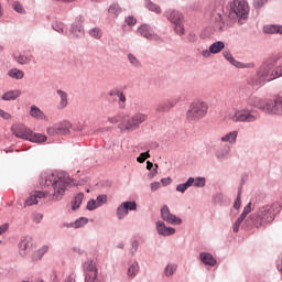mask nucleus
Here are the masks:
<instances>
[{"instance_id": "nucleus-1", "label": "nucleus", "mask_w": 282, "mask_h": 282, "mask_svg": "<svg viewBox=\"0 0 282 282\" xmlns=\"http://www.w3.org/2000/svg\"><path fill=\"white\" fill-rule=\"evenodd\" d=\"M74 182L66 172H42L40 175V185L41 186H52L53 196L52 202H61L65 196V191L67 186Z\"/></svg>"}, {"instance_id": "nucleus-2", "label": "nucleus", "mask_w": 282, "mask_h": 282, "mask_svg": "<svg viewBox=\"0 0 282 282\" xmlns=\"http://www.w3.org/2000/svg\"><path fill=\"white\" fill-rule=\"evenodd\" d=\"M282 206L281 203L275 202L269 205L260 206L257 212L252 213L249 216V219L254 228H265L269 224H272L276 219V215L281 213Z\"/></svg>"}, {"instance_id": "nucleus-3", "label": "nucleus", "mask_w": 282, "mask_h": 282, "mask_svg": "<svg viewBox=\"0 0 282 282\" xmlns=\"http://www.w3.org/2000/svg\"><path fill=\"white\" fill-rule=\"evenodd\" d=\"M228 17L230 21H237L238 25H243L250 17V7L246 0H234L230 2Z\"/></svg>"}, {"instance_id": "nucleus-4", "label": "nucleus", "mask_w": 282, "mask_h": 282, "mask_svg": "<svg viewBox=\"0 0 282 282\" xmlns=\"http://www.w3.org/2000/svg\"><path fill=\"white\" fill-rule=\"evenodd\" d=\"M147 118L148 117L144 113H137L131 118L123 117L120 120L119 129H121V131H135L137 129H140L142 122H147Z\"/></svg>"}, {"instance_id": "nucleus-5", "label": "nucleus", "mask_w": 282, "mask_h": 282, "mask_svg": "<svg viewBox=\"0 0 282 282\" xmlns=\"http://www.w3.org/2000/svg\"><path fill=\"white\" fill-rule=\"evenodd\" d=\"M208 113V104L204 101L193 102L187 110V120L193 122L195 120H202Z\"/></svg>"}, {"instance_id": "nucleus-6", "label": "nucleus", "mask_w": 282, "mask_h": 282, "mask_svg": "<svg viewBox=\"0 0 282 282\" xmlns=\"http://www.w3.org/2000/svg\"><path fill=\"white\" fill-rule=\"evenodd\" d=\"M229 120L234 122H257V116L252 115V109L241 108L229 115Z\"/></svg>"}, {"instance_id": "nucleus-7", "label": "nucleus", "mask_w": 282, "mask_h": 282, "mask_svg": "<svg viewBox=\"0 0 282 282\" xmlns=\"http://www.w3.org/2000/svg\"><path fill=\"white\" fill-rule=\"evenodd\" d=\"M85 282H96L98 279V269L96 268V262L94 260H87L83 264Z\"/></svg>"}, {"instance_id": "nucleus-8", "label": "nucleus", "mask_w": 282, "mask_h": 282, "mask_svg": "<svg viewBox=\"0 0 282 282\" xmlns=\"http://www.w3.org/2000/svg\"><path fill=\"white\" fill-rule=\"evenodd\" d=\"M85 36V26H83V21L77 20L70 24L68 39L73 41H80Z\"/></svg>"}, {"instance_id": "nucleus-9", "label": "nucleus", "mask_w": 282, "mask_h": 282, "mask_svg": "<svg viewBox=\"0 0 282 282\" xmlns=\"http://www.w3.org/2000/svg\"><path fill=\"white\" fill-rule=\"evenodd\" d=\"M161 219L171 226H182V218L171 214V209L166 205L161 208Z\"/></svg>"}, {"instance_id": "nucleus-10", "label": "nucleus", "mask_w": 282, "mask_h": 282, "mask_svg": "<svg viewBox=\"0 0 282 282\" xmlns=\"http://www.w3.org/2000/svg\"><path fill=\"white\" fill-rule=\"evenodd\" d=\"M243 105H246L247 107H256V109H260L261 111H268V102L263 101V99L254 95L247 97L243 100Z\"/></svg>"}, {"instance_id": "nucleus-11", "label": "nucleus", "mask_w": 282, "mask_h": 282, "mask_svg": "<svg viewBox=\"0 0 282 282\" xmlns=\"http://www.w3.org/2000/svg\"><path fill=\"white\" fill-rule=\"evenodd\" d=\"M267 113L282 116V96H278L274 100L267 101Z\"/></svg>"}, {"instance_id": "nucleus-12", "label": "nucleus", "mask_w": 282, "mask_h": 282, "mask_svg": "<svg viewBox=\"0 0 282 282\" xmlns=\"http://www.w3.org/2000/svg\"><path fill=\"white\" fill-rule=\"evenodd\" d=\"M155 226H156V232L161 237H171L175 235V228L166 227V224H164V221L162 220L156 221Z\"/></svg>"}, {"instance_id": "nucleus-13", "label": "nucleus", "mask_w": 282, "mask_h": 282, "mask_svg": "<svg viewBox=\"0 0 282 282\" xmlns=\"http://www.w3.org/2000/svg\"><path fill=\"white\" fill-rule=\"evenodd\" d=\"M32 248V236H24L19 242V254L28 257V250Z\"/></svg>"}, {"instance_id": "nucleus-14", "label": "nucleus", "mask_w": 282, "mask_h": 282, "mask_svg": "<svg viewBox=\"0 0 282 282\" xmlns=\"http://www.w3.org/2000/svg\"><path fill=\"white\" fill-rule=\"evenodd\" d=\"M107 204V195L101 194L98 195L96 199H90L87 203V210H96V208H100V206H105Z\"/></svg>"}, {"instance_id": "nucleus-15", "label": "nucleus", "mask_w": 282, "mask_h": 282, "mask_svg": "<svg viewBox=\"0 0 282 282\" xmlns=\"http://www.w3.org/2000/svg\"><path fill=\"white\" fill-rule=\"evenodd\" d=\"M109 96L113 98L116 96L118 98V106L119 109H124L127 107V96H124V93L120 90V88H113L109 91Z\"/></svg>"}, {"instance_id": "nucleus-16", "label": "nucleus", "mask_w": 282, "mask_h": 282, "mask_svg": "<svg viewBox=\"0 0 282 282\" xmlns=\"http://www.w3.org/2000/svg\"><path fill=\"white\" fill-rule=\"evenodd\" d=\"M164 17L173 24L180 23L182 22V19H184V15L175 9H167L164 12Z\"/></svg>"}, {"instance_id": "nucleus-17", "label": "nucleus", "mask_w": 282, "mask_h": 282, "mask_svg": "<svg viewBox=\"0 0 282 282\" xmlns=\"http://www.w3.org/2000/svg\"><path fill=\"white\" fill-rule=\"evenodd\" d=\"M199 259L204 265H209V268H215V265H217V259L210 252H200Z\"/></svg>"}, {"instance_id": "nucleus-18", "label": "nucleus", "mask_w": 282, "mask_h": 282, "mask_svg": "<svg viewBox=\"0 0 282 282\" xmlns=\"http://www.w3.org/2000/svg\"><path fill=\"white\" fill-rule=\"evenodd\" d=\"M13 135L15 138H20L21 140H29L30 138V129H28L25 126H17L12 129Z\"/></svg>"}, {"instance_id": "nucleus-19", "label": "nucleus", "mask_w": 282, "mask_h": 282, "mask_svg": "<svg viewBox=\"0 0 282 282\" xmlns=\"http://www.w3.org/2000/svg\"><path fill=\"white\" fill-rule=\"evenodd\" d=\"M138 32H139L140 36H142L143 39H147V41H150L151 36H153V33L155 31L149 24H141L138 28Z\"/></svg>"}, {"instance_id": "nucleus-20", "label": "nucleus", "mask_w": 282, "mask_h": 282, "mask_svg": "<svg viewBox=\"0 0 282 282\" xmlns=\"http://www.w3.org/2000/svg\"><path fill=\"white\" fill-rule=\"evenodd\" d=\"M17 98H21V90L19 89L8 90L1 96V100H3L4 102L17 100Z\"/></svg>"}, {"instance_id": "nucleus-21", "label": "nucleus", "mask_w": 282, "mask_h": 282, "mask_svg": "<svg viewBox=\"0 0 282 282\" xmlns=\"http://www.w3.org/2000/svg\"><path fill=\"white\" fill-rule=\"evenodd\" d=\"M57 135H69V129H72V123L69 121H63L55 124Z\"/></svg>"}, {"instance_id": "nucleus-22", "label": "nucleus", "mask_w": 282, "mask_h": 282, "mask_svg": "<svg viewBox=\"0 0 282 282\" xmlns=\"http://www.w3.org/2000/svg\"><path fill=\"white\" fill-rule=\"evenodd\" d=\"M30 116L35 120H47V116L36 106H31Z\"/></svg>"}, {"instance_id": "nucleus-23", "label": "nucleus", "mask_w": 282, "mask_h": 282, "mask_svg": "<svg viewBox=\"0 0 282 282\" xmlns=\"http://www.w3.org/2000/svg\"><path fill=\"white\" fill-rule=\"evenodd\" d=\"M144 6L149 12H153L154 14H162V8L153 1L144 0Z\"/></svg>"}, {"instance_id": "nucleus-24", "label": "nucleus", "mask_w": 282, "mask_h": 282, "mask_svg": "<svg viewBox=\"0 0 282 282\" xmlns=\"http://www.w3.org/2000/svg\"><path fill=\"white\" fill-rule=\"evenodd\" d=\"M46 141H47V135L41 134V133H34L32 130H30L29 142L41 143Z\"/></svg>"}, {"instance_id": "nucleus-25", "label": "nucleus", "mask_w": 282, "mask_h": 282, "mask_svg": "<svg viewBox=\"0 0 282 282\" xmlns=\"http://www.w3.org/2000/svg\"><path fill=\"white\" fill-rule=\"evenodd\" d=\"M239 135V132L237 130H234L224 137L220 138L223 142H228L229 144H236L237 143V137Z\"/></svg>"}, {"instance_id": "nucleus-26", "label": "nucleus", "mask_w": 282, "mask_h": 282, "mask_svg": "<svg viewBox=\"0 0 282 282\" xmlns=\"http://www.w3.org/2000/svg\"><path fill=\"white\" fill-rule=\"evenodd\" d=\"M138 272H140V264L137 261H134L128 268V271H127L128 279H135V276H138Z\"/></svg>"}, {"instance_id": "nucleus-27", "label": "nucleus", "mask_w": 282, "mask_h": 282, "mask_svg": "<svg viewBox=\"0 0 282 282\" xmlns=\"http://www.w3.org/2000/svg\"><path fill=\"white\" fill-rule=\"evenodd\" d=\"M191 180V186H194L195 188H204L206 186V177L197 176V177H188Z\"/></svg>"}, {"instance_id": "nucleus-28", "label": "nucleus", "mask_w": 282, "mask_h": 282, "mask_svg": "<svg viewBox=\"0 0 282 282\" xmlns=\"http://www.w3.org/2000/svg\"><path fill=\"white\" fill-rule=\"evenodd\" d=\"M7 75L10 78H13V80H22V78L25 76V73L19 68H11Z\"/></svg>"}, {"instance_id": "nucleus-29", "label": "nucleus", "mask_w": 282, "mask_h": 282, "mask_svg": "<svg viewBox=\"0 0 282 282\" xmlns=\"http://www.w3.org/2000/svg\"><path fill=\"white\" fill-rule=\"evenodd\" d=\"M230 154V145L226 144L221 148H219L217 151H216V158L218 160H224V158H228V155Z\"/></svg>"}, {"instance_id": "nucleus-30", "label": "nucleus", "mask_w": 282, "mask_h": 282, "mask_svg": "<svg viewBox=\"0 0 282 282\" xmlns=\"http://www.w3.org/2000/svg\"><path fill=\"white\" fill-rule=\"evenodd\" d=\"M84 198H85V194L78 193L72 200V210H78V208H80V205L83 204Z\"/></svg>"}, {"instance_id": "nucleus-31", "label": "nucleus", "mask_w": 282, "mask_h": 282, "mask_svg": "<svg viewBox=\"0 0 282 282\" xmlns=\"http://www.w3.org/2000/svg\"><path fill=\"white\" fill-rule=\"evenodd\" d=\"M175 272H177V265L175 263H167L163 270V274L167 279L173 276V274H175Z\"/></svg>"}, {"instance_id": "nucleus-32", "label": "nucleus", "mask_w": 282, "mask_h": 282, "mask_svg": "<svg viewBox=\"0 0 282 282\" xmlns=\"http://www.w3.org/2000/svg\"><path fill=\"white\" fill-rule=\"evenodd\" d=\"M224 47H226V44L223 41H217L210 44L209 52H212V54H219Z\"/></svg>"}, {"instance_id": "nucleus-33", "label": "nucleus", "mask_w": 282, "mask_h": 282, "mask_svg": "<svg viewBox=\"0 0 282 282\" xmlns=\"http://www.w3.org/2000/svg\"><path fill=\"white\" fill-rule=\"evenodd\" d=\"M52 30H54L58 34H63L64 36H67V32H65V24L63 22H58V21L52 22Z\"/></svg>"}, {"instance_id": "nucleus-34", "label": "nucleus", "mask_w": 282, "mask_h": 282, "mask_svg": "<svg viewBox=\"0 0 282 282\" xmlns=\"http://www.w3.org/2000/svg\"><path fill=\"white\" fill-rule=\"evenodd\" d=\"M56 94L61 98V100H59V109H65V107H67V105H68L67 93H65L64 90L57 89Z\"/></svg>"}, {"instance_id": "nucleus-35", "label": "nucleus", "mask_w": 282, "mask_h": 282, "mask_svg": "<svg viewBox=\"0 0 282 282\" xmlns=\"http://www.w3.org/2000/svg\"><path fill=\"white\" fill-rule=\"evenodd\" d=\"M127 58L132 67H135L137 69H140V67H142V62H140V59H138V57H135L133 53H128Z\"/></svg>"}, {"instance_id": "nucleus-36", "label": "nucleus", "mask_w": 282, "mask_h": 282, "mask_svg": "<svg viewBox=\"0 0 282 282\" xmlns=\"http://www.w3.org/2000/svg\"><path fill=\"white\" fill-rule=\"evenodd\" d=\"M108 12L111 17H120V14H122V8H120V4L118 3H112L110 4Z\"/></svg>"}, {"instance_id": "nucleus-37", "label": "nucleus", "mask_w": 282, "mask_h": 282, "mask_svg": "<svg viewBox=\"0 0 282 282\" xmlns=\"http://www.w3.org/2000/svg\"><path fill=\"white\" fill-rule=\"evenodd\" d=\"M223 56L226 61H228V63H230V65H234V67L239 66V61L235 59V57L232 56V53H230V51H224Z\"/></svg>"}, {"instance_id": "nucleus-38", "label": "nucleus", "mask_w": 282, "mask_h": 282, "mask_svg": "<svg viewBox=\"0 0 282 282\" xmlns=\"http://www.w3.org/2000/svg\"><path fill=\"white\" fill-rule=\"evenodd\" d=\"M117 219L122 220L129 215V212L122 205V203L116 209Z\"/></svg>"}, {"instance_id": "nucleus-39", "label": "nucleus", "mask_w": 282, "mask_h": 282, "mask_svg": "<svg viewBox=\"0 0 282 282\" xmlns=\"http://www.w3.org/2000/svg\"><path fill=\"white\" fill-rule=\"evenodd\" d=\"M117 219L122 220L129 215V212L122 205V203L116 209Z\"/></svg>"}, {"instance_id": "nucleus-40", "label": "nucleus", "mask_w": 282, "mask_h": 282, "mask_svg": "<svg viewBox=\"0 0 282 282\" xmlns=\"http://www.w3.org/2000/svg\"><path fill=\"white\" fill-rule=\"evenodd\" d=\"M121 204L128 213L133 212V210H138V203L135 200H126Z\"/></svg>"}, {"instance_id": "nucleus-41", "label": "nucleus", "mask_w": 282, "mask_h": 282, "mask_svg": "<svg viewBox=\"0 0 282 282\" xmlns=\"http://www.w3.org/2000/svg\"><path fill=\"white\" fill-rule=\"evenodd\" d=\"M89 36L91 39H96L97 41H100L102 39V30L100 28H93L88 31Z\"/></svg>"}, {"instance_id": "nucleus-42", "label": "nucleus", "mask_w": 282, "mask_h": 282, "mask_svg": "<svg viewBox=\"0 0 282 282\" xmlns=\"http://www.w3.org/2000/svg\"><path fill=\"white\" fill-rule=\"evenodd\" d=\"M87 224H89V218L87 217H80L73 221L74 228L76 229L84 228V226H87Z\"/></svg>"}, {"instance_id": "nucleus-43", "label": "nucleus", "mask_w": 282, "mask_h": 282, "mask_svg": "<svg viewBox=\"0 0 282 282\" xmlns=\"http://www.w3.org/2000/svg\"><path fill=\"white\" fill-rule=\"evenodd\" d=\"M191 182H193L192 180L187 178V181L185 183H181L176 186V192L177 193H186V191H188V188H191Z\"/></svg>"}, {"instance_id": "nucleus-44", "label": "nucleus", "mask_w": 282, "mask_h": 282, "mask_svg": "<svg viewBox=\"0 0 282 282\" xmlns=\"http://www.w3.org/2000/svg\"><path fill=\"white\" fill-rule=\"evenodd\" d=\"M214 30L221 32L224 30V18L221 14H218L215 19Z\"/></svg>"}, {"instance_id": "nucleus-45", "label": "nucleus", "mask_w": 282, "mask_h": 282, "mask_svg": "<svg viewBox=\"0 0 282 282\" xmlns=\"http://www.w3.org/2000/svg\"><path fill=\"white\" fill-rule=\"evenodd\" d=\"M169 109H171V105L169 104V101L160 102V104L156 106V111H158L159 113H164V112L169 111Z\"/></svg>"}, {"instance_id": "nucleus-46", "label": "nucleus", "mask_w": 282, "mask_h": 282, "mask_svg": "<svg viewBox=\"0 0 282 282\" xmlns=\"http://www.w3.org/2000/svg\"><path fill=\"white\" fill-rule=\"evenodd\" d=\"M251 212H252V203H249L245 206L241 215L238 218L243 221L246 219V217H248V215H250Z\"/></svg>"}, {"instance_id": "nucleus-47", "label": "nucleus", "mask_w": 282, "mask_h": 282, "mask_svg": "<svg viewBox=\"0 0 282 282\" xmlns=\"http://www.w3.org/2000/svg\"><path fill=\"white\" fill-rule=\"evenodd\" d=\"M264 34H276V24H267L263 26Z\"/></svg>"}, {"instance_id": "nucleus-48", "label": "nucleus", "mask_w": 282, "mask_h": 282, "mask_svg": "<svg viewBox=\"0 0 282 282\" xmlns=\"http://www.w3.org/2000/svg\"><path fill=\"white\" fill-rule=\"evenodd\" d=\"M270 0H252L254 10H261Z\"/></svg>"}, {"instance_id": "nucleus-49", "label": "nucleus", "mask_w": 282, "mask_h": 282, "mask_svg": "<svg viewBox=\"0 0 282 282\" xmlns=\"http://www.w3.org/2000/svg\"><path fill=\"white\" fill-rule=\"evenodd\" d=\"M149 158H151V154H149V152H141L140 155L137 158V162H139V164H144V162H147Z\"/></svg>"}, {"instance_id": "nucleus-50", "label": "nucleus", "mask_w": 282, "mask_h": 282, "mask_svg": "<svg viewBox=\"0 0 282 282\" xmlns=\"http://www.w3.org/2000/svg\"><path fill=\"white\" fill-rule=\"evenodd\" d=\"M174 30L176 32V34H178L180 36L184 35L185 29H184V23L178 22V23H174Z\"/></svg>"}, {"instance_id": "nucleus-51", "label": "nucleus", "mask_w": 282, "mask_h": 282, "mask_svg": "<svg viewBox=\"0 0 282 282\" xmlns=\"http://www.w3.org/2000/svg\"><path fill=\"white\" fill-rule=\"evenodd\" d=\"M36 204H39V199L36 198L35 194H33L26 198L24 206H34Z\"/></svg>"}, {"instance_id": "nucleus-52", "label": "nucleus", "mask_w": 282, "mask_h": 282, "mask_svg": "<svg viewBox=\"0 0 282 282\" xmlns=\"http://www.w3.org/2000/svg\"><path fill=\"white\" fill-rule=\"evenodd\" d=\"M234 208L236 210H239V208H241V188L238 189V195H237V198L234 203Z\"/></svg>"}, {"instance_id": "nucleus-53", "label": "nucleus", "mask_w": 282, "mask_h": 282, "mask_svg": "<svg viewBox=\"0 0 282 282\" xmlns=\"http://www.w3.org/2000/svg\"><path fill=\"white\" fill-rule=\"evenodd\" d=\"M254 68V63H238L237 69H252Z\"/></svg>"}, {"instance_id": "nucleus-54", "label": "nucleus", "mask_w": 282, "mask_h": 282, "mask_svg": "<svg viewBox=\"0 0 282 282\" xmlns=\"http://www.w3.org/2000/svg\"><path fill=\"white\" fill-rule=\"evenodd\" d=\"M13 10L19 14H25V9H23V6L19 2L13 3Z\"/></svg>"}, {"instance_id": "nucleus-55", "label": "nucleus", "mask_w": 282, "mask_h": 282, "mask_svg": "<svg viewBox=\"0 0 282 282\" xmlns=\"http://www.w3.org/2000/svg\"><path fill=\"white\" fill-rule=\"evenodd\" d=\"M241 224H243V220H241V218H237V220L232 225V232H239V228H241Z\"/></svg>"}, {"instance_id": "nucleus-56", "label": "nucleus", "mask_w": 282, "mask_h": 282, "mask_svg": "<svg viewBox=\"0 0 282 282\" xmlns=\"http://www.w3.org/2000/svg\"><path fill=\"white\" fill-rule=\"evenodd\" d=\"M127 25H135L138 23V20L133 15H129L124 19Z\"/></svg>"}, {"instance_id": "nucleus-57", "label": "nucleus", "mask_w": 282, "mask_h": 282, "mask_svg": "<svg viewBox=\"0 0 282 282\" xmlns=\"http://www.w3.org/2000/svg\"><path fill=\"white\" fill-rule=\"evenodd\" d=\"M139 246H140V242H138V240L132 241L131 249H130L131 254H135V252H138Z\"/></svg>"}, {"instance_id": "nucleus-58", "label": "nucleus", "mask_w": 282, "mask_h": 282, "mask_svg": "<svg viewBox=\"0 0 282 282\" xmlns=\"http://www.w3.org/2000/svg\"><path fill=\"white\" fill-rule=\"evenodd\" d=\"M188 43H197V34L195 32H189L187 35Z\"/></svg>"}, {"instance_id": "nucleus-59", "label": "nucleus", "mask_w": 282, "mask_h": 282, "mask_svg": "<svg viewBox=\"0 0 282 282\" xmlns=\"http://www.w3.org/2000/svg\"><path fill=\"white\" fill-rule=\"evenodd\" d=\"M17 62L20 64V65H28V56L25 55H19L17 57Z\"/></svg>"}, {"instance_id": "nucleus-60", "label": "nucleus", "mask_w": 282, "mask_h": 282, "mask_svg": "<svg viewBox=\"0 0 282 282\" xmlns=\"http://www.w3.org/2000/svg\"><path fill=\"white\" fill-rule=\"evenodd\" d=\"M150 41H154V43H158V44L163 43V40L160 37V35L156 34L155 31H154V33H152Z\"/></svg>"}, {"instance_id": "nucleus-61", "label": "nucleus", "mask_w": 282, "mask_h": 282, "mask_svg": "<svg viewBox=\"0 0 282 282\" xmlns=\"http://www.w3.org/2000/svg\"><path fill=\"white\" fill-rule=\"evenodd\" d=\"M33 221H34V224H41V221H43V214H41V213L34 214Z\"/></svg>"}, {"instance_id": "nucleus-62", "label": "nucleus", "mask_w": 282, "mask_h": 282, "mask_svg": "<svg viewBox=\"0 0 282 282\" xmlns=\"http://www.w3.org/2000/svg\"><path fill=\"white\" fill-rule=\"evenodd\" d=\"M156 175H158V164H154V167H152V170L148 174V177H150V180H153V177Z\"/></svg>"}, {"instance_id": "nucleus-63", "label": "nucleus", "mask_w": 282, "mask_h": 282, "mask_svg": "<svg viewBox=\"0 0 282 282\" xmlns=\"http://www.w3.org/2000/svg\"><path fill=\"white\" fill-rule=\"evenodd\" d=\"M47 134L52 137L58 135V130H56V124L47 129Z\"/></svg>"}, {"instance_id": "nucleus-64", "label": "nucleus", "mask_w": 282, "mask_h": 282, "mask_svg": "<svg viewBox=\"0 0 282 282\" xmlns=\"http://www.w3.org/2000/svg\"><path fill=\"white\" fill-rule=\"evenodd\" d=\"M63 282H76V273L72 272Z\"/></svg>"}]
</instances>
